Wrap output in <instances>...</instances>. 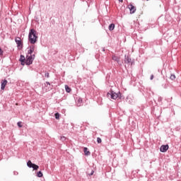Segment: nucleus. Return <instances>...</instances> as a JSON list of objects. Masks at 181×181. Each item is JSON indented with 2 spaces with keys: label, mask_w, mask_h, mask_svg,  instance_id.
Instances as JSON below:
<instances>
[{
  "label": "nucleus",
  "mask_w": 181,
  "mask_h": 181,
  "mask_svg": "<svg viewBox=\"0 0 181 181\" xmlns=\"http://www.w3.org/2000/svg\"><path fill=\"white\" fill-rule=\"evenodd\" d=\"M6 84H8V81L6 79H4L1 81V90H5V87H6Z\"/></svg>",
  "instance_id": "1a4fd4ad"
},
{
  "label": "nucleus",
  "mask_w": 181,
  "mask_h": 181,
  "mask_svg": "<svg viewBox=\"0 0 181 181\" xmlns=\"http://www.w3.org/2000/svg\"><path fill=\"white\" fill-rule=\"evenodd\" d=\"M105 50V49H103V52H104Z\"/></svg>",
  "instance_id": "7c9ffc66"
},
{
  "label": "nucleus",
  "mask_w": 181,
  "mask_h": 181,
  "mask_svg": "<svg viewBox=\"0 0 181 181\" xmlns=\"http://www.w3.org/2000/svg\"><path fill=\"white\" fill-rule=\"evenodd\" d=\"M32 168L33 169V170H37V169H39V165L33 164Z\"/></svg>",
  "instance_id": "2eb2a0df"
},
{
  "label": "nucleus",
  "mask_w": 181,
  "mask_h": 181,
  "mask_svg": "<svg viewBox=\"0 0 181 181\" xmlns=\"http://www.w3.org/2000/svg\"><path fill=\"white\" fill-rule=\"evenodd\" d=\"M129 9L130 11V13H135L136 11V8L132 4L129 5Z\"/></svg>",
  "instance_id": "6e6552de"
},
{
  "label": "nucleus",
  "mask_w": 181,
  "mask_h": 181,
  "mask_svg": "<svg viewBox=\"0 0 181 181\" xmlns=\"http://www.w3.org/2000/svg\"><path fill=\"white\" fill-rule=\"evenodd\" d=\"M35 55L33 54V55H30L29 57L27 56L25 59V64L27 66H30L32 63H33V60H35Z\"/></svg>",
  "instance_id": "f03ea898"
},
{
  "label": "nucleus",
  "mask_w": 181,
  "mask_h": 181,
  "mask_svg": "<svg viewBox=\"0 0 181 181\" xmlns=\"http://www.w3.org/2000/svg\"><path fill=\"white\" fill-rule=\"evenodd\" d=\"M45 77H47V78H49V72H47L45 74Z\"/></svg>",
  "instance_id": "5701e85b"
},
{
  "label": "nucleus",
  "mask_w": 181,
  "mask_h": 181,
  "mask_svg": "<svg viewBox=\"0 0 181 181\" xmlns=\"http://www.w3.org/2000/svg\"><path fill=\"white\" fill-rule=\"evenodd\" d=\"M20 61L21 62H25V56L21 55L20 56Z\"/></svg>",
  "instance_id": "a211bd4d"
},
{
  "label": "nucleus",
  "mask_w": 181,
  "mask_h": 181,
  "mask_svg": "<svg viewBox=\"0 0 181 181\" xmlns=\"http://www.w3.org/2000/svg\"><path fill=\"white\" fill-rule=\"evenodd\" d=\"M28 40L31 45H35L37 42V32L35 29H31L28 35Z\"/></svg>",
  "instance_id": "f257e3e1"
},
{
  "label": "nucleus",
  "mask_w": 181,
  "mask_h": 181,
  "mask_svg": "<svg viewBox=\"0 0 181 181\" xmlns=\"http://www.w3.org/2000/svg\"><path fill=\"white\" fill-rule=\"evenodd\" d=\"M4 54V51H2V49L0 48V56H2Z\"/></svg>",
  "instance_id": "b1692460"
},
{
  "label": "nucleus",
  "mask_w": 181,
  "mask_h": 181,
  "mask_svg": "<svg viewBox=\"0 0 181 181\" xmlns=\"http://www.w3.org/2000/svg\"><path fill=\"white\" fill-rule=\"evenodd\" d=\"M54 117L56 118V119H60V114H59V112H57L54 114Z\"/></svg>",
  "instance_id": "f3484780"
},
{
  "label": "nucleus",
  "mask_w": 181,
  "mask_h": 181,
  "mask_svg": "<svg viewBox=\"0 0 181 181\" xmlns=\"http://www.w3.org/2000/svg\"><path fill=\"white\" fill-rule=\"evenodd\" d=\"M88 176H93L94 175V170H91V172L90 173H88Z\"/></svg>",
  "instance_id": "4be33fe9"
},
{
  "label": "nucleus",
  "mask_w": 181,
  "mask_h": 181,
  "mask_svg": "<svg viewBox=\"0 0 181 181\" xmlns=\"http://www.w3.org/2000/svg\"><path fill=\"white\" fill-rule=\"evenodd\" d=\"M170 78V80H175V78H176V76H175V74H171Z\"/></svg>",
  "instance_id": "6ab92c4d"
},
{
  "label": "nucleus",
  "mask_w": 181,
  "mask_h": 181,
  "mask_svg": "<svg viewBox=\"0 0 181 181\" xmlns=\"http://www.w3.org/2000/svg\"><path fill=\"white\" fill-rule=\"evenodd\" d=\"M37 177H43V173H42V171H39L37 173Z\"/></svg>",
  "instance_id": "dca6fc26"
},
{
  "label": "nucleus",
  "mask_w": 181,
  "mask_h": 181,
  "mask_svg": "<svg viewBox=\"0 0 181 181\" xmlns=\"http://www.w3.org/2000/svg\"><path fill=\"white\" fill-rule=\"evenodd\" d=\"M124 63H126V64H131V66H132L134 64V61H132V59L131 58H129V57H128V55H125L124 56Z\"/></svg>",
  "instance_id": "39448f33"
},
{
  "label": "nucleus",
  "mask_w": 181,
  "mask_h": 181,
  "mask_svg": "<svg viewBox=\"0 0 181 181\" xmlns=\"http://www.w3.org/2000/svg\"><path fill=\"white\" fill-rule=\"evenodd\" d=\"M169 149V145H163L160 148V152H166Z\"/></svg>",
  "instance_id": "0eeeda50"
},
{
  "label": "nucleus",
  "mask_w": 181,
  "mask_h": 181,
  "mask_svg": "<svg viewBox=\"0 0 181 181\" xmlns=\"http://www.w3.org/2000/svg\"><path fill=\"white\" fill-rule=\"evenodd\" d=\"M150 80H153V74H152L150 77Z\"/></svg>",
  "instance_id": "bb28decb"
},
{
  "label": "nucleus",
  "mask_w": 181,
  "mask_h": 181,
  "mask_svg": "<svg viewBox=\"0 0 181 181\" xmlns=\"http://www.w3.org/2000/svg\"><path fill=\"white\" fill-rule=\"evenodd\" d=\"M112 60H114L115 62H117V63L119 64L120 59H121L119 57L113 55V56L112 57Z\"/></svg>",
  "instance_id": "9d476101"
},
{
  "label": "nucleus",
  "mask_w": 181,
  "mask_h": 181,
  "mask_svg": "<svg viewBox=\"0 0 181 181\" xmlns=\"http://www.w3.org/2000/svg\"><path fill=\"white\" fill-rule=\"evenodd\" d=\"M35 45L30 46V49L28 51V54H30V56H33V54L36 53V52H35Z\"/></svg>",
  "instance_id": "423d86ee"
},
{
  "label": "nucleus",
  "mask_w": 181,
  "mask_h": 181,
  "mask_svg": "<svg viewBox=\"0 0 181 181\" xmlns=\"http://www.w3.org/2000/svg\"><path fill=\"white\" fill-rule=\"evenodd\" d=\"M97 142H98V144H101V142H102L101 138L98 137L97 138Z\"/></svg>",
  "instance_id": "412c9836"
},
{
  "label": "nucleus",
  "mask_w": 181,
  "mask_h": 181,
  "mask_svg": "<svg viewBox=\"0 0 181 181\" xmlns=\"http://www.w3.org/2000/svg\"><path fill=\"white\" fill-rule=\"evenodd\" d=\"M15 42L17 45V47H18V49H22L23 47V44L22 43V40H21V37L15 38Z\"/></svg>",
  "instance_id": "20e7f679"
},
{
  "label": "nucleus",
  "mask_w": 181,
  "mask_h": 181,
  "mask_svg": "<svg viewBox=\"0 0 181 181\" xmlns=\"http://www.w3.org/2000/svg\"><path fill=\"white\" fill-rule=\"evenodd\" d=\"M119 1V2H122L123 1V0H118Z\"/></svg>",
  "instance_id": "c756f323"
},
{
  "label": "nucleus",
  "mask_w": 181,
  "mask_h": 181,
  "mask_svg": "<svg viewBox=\"0 0 181 181\" xmlns=\"http://www.w3.org/2000/svg\"><path fill=\"white\" fill-rule=\"evenodd\" d=\"M33 165H35V163H33L31 160H28L27 163V166L28 168H33Z\"/></svg>",
  "instance_id": "ddd939ff"
},
{
  "label": "nucleus",
  "mask_w": 181,
  "mask_h": 181,
  "mask_svg": "<svg viewBox=\"0 0 181 181\" xmlns=\"http://www.w3.org/2000/svg\"><path fill=\"white\" fill-rule=\"evenodd\" d=\"M114 29H115V24L111 23L109 25V30L112 31V30H114Z\"/></svg>",
  "instance_id": "f8f14e48"
},
{
  "label": "nucleus",
  "mask_w": 181,
  "mask_h": 181,
  "mask_svg": "<svg viewBox=\"0 0 181 181\" xmlns=\"http://www.w3.org/2000/svg\"><path fill=\"white\" fill-rule=\"evenodd\" d=\"M164 88H168V86H166V84L164 85Z\"/></svg>",
  "instance_id": "c85d7f7f"
},
{
  "label": "nucleus",
  "mask_w": 181,
  "mask_h": 181,
  "mask_svg": "<svg viewBox=\"0 0 181 181\" xmlns=\"http://www.w3.org/2000/svg\"><path fill=\"white\" fill-rule=\"evenodd\" d=\"M83 152H84L85 155H86L87 156H89V155H91V153H90V151H88V148H87V147H84Z\"/></svg>",
  "instance_id": "9b49d317"
},
{
  "label": "nucleus",
  "mask_w": 181,
  "mask_h": 181,
  "mask_svg": "<svg viewBox=\"0 0 181 181\" xmlns=\"http://www.w3.org/2000/svg\"><path fill=\"white\" fill-rule=\"evenodd\" d=\"M17 124H18V127H19V128H22V122H18V123H17Z\"/></svg>",
  "instance_id": "aec40b11"
},
{
  "label": "nucleus",
  "mask_w": 181,
  "mask_h": 181,
  "mask_svg": "<svg viewBox=\"0 0 181 181\" xmlns=\"http://www.w3.org/2000/svg\"><path fill=\"white\" fill-rule=\"evenodd\" d=\"M25 64H26V62H21V64H22V66H25Z\"/></svg>",
  "instance_id": "393cba45"
},
{
  "label": "nucleus",
  "mask_w": 181,
  "mask_h": 181,
  "mask_svg": "<svg viewBox=\"0 0 181 181\" xmlns=\"http://www.w3.org/2000/svg\"><path fill=\"white\" fill-rule=\"evenodd\" d=\"M65 90L66 91V93H71V88H70V87H69V86L65 85Z\"/></svg>",
  "instance_id": "4468645a"
},
{
  "label": "nucleus",
  "mask_w": 181,
  "mask_h": 181,
  "mask_svg": "<svg viewBox=\"0 0 181 181\" xmlns=\"http://www.w3.org/2000/svg\"><path fill=\"white\" fill-rule=\"evenodd\" d=\"M45 83L47 84V86H49V87H50V82H45Z\"/></svg>",
  "instance_id": "a878e982"
},
{
  "label": "nucleus",
  "mask_w": 181,
  "mask_h": 181,
  "mask_svg": "<svg viewBox=\"0 0 181 181\" xmlns=\"http://www.w3.org/2000/svg\"><path fill=\"white\" fill-rule=\"evenodd\" d=\"M107 96L110 97L112 100H117L119 97V94L111 90L110 93H107Z\"/></svg>",
  "instance_id": "7ed1b4c3"
},
{
  "label": "nucleus",
  "mask_w": 181,
  "mask_h": 181,
  "mask_svg": "<svg viewBox=\"0 0 181 181\" xmlns=\"http://www.w3.org/2000/svg\"><path fill=\"white\" fill-rule=\"evenodd\" d=\"M78 102H79V103H83V99L79 98V99H78Z\"/></svg>",
  "instance_id": "cd10ccee"
}]
</instances>
